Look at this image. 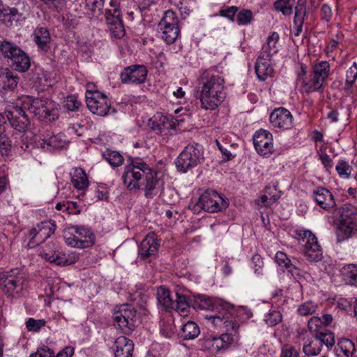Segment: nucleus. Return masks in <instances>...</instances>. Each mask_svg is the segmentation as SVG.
<instances>
[{
  "label": "nucleus",
  "instance_id": "obj_52",
  "mask_svg": "<svg viewBox=\"0 0 357 357\" xmlns=\"http://www.w3.org/2000/svg\"><path fill=\"white\" fill-rule=\"evenodd\" d=\"M46 321L44 319H35L29 318L26 321V327L29 331L38 332L41 328L45 326Z\"/></svg>",
  "mask_w": 357,
  "mask_h": 357
},
{
  "label": "nucleus",
  "instance_id": "obj_9",
  "mask_svg": "<svg viewBox=\"0 0 357 357\" xmlns=\"http://www.w3.org/2000/svg\"><path fill=\"white\" fill-rule=\"evenodd\" d=\"M203 146L197 143L185 147L175 161L178 171L185 173L196 167L203 159Z\"/></svg>",
  "mask_w": 357,
  "mask_h": 357
},
{
  "label": "nucleus",
  "instance_id": "obj_3",
  "mask_svg": "<svg viewBox=\"0 0 357 357\" xmlns=\"http://www.w3.org/2000/svg\"><path fill=\"white\" fill-rule=\"evenodd\" d=\"M202 107L214 109L220 103L223 91V78L212 75L209 78L202 76L197 86Z\"/></svg>",
  "mask_w": 357,
  "mask_h": 357
},
{
  "label": "nucleus",
  "instance_id": "obj_30",
  "mask_svg": "<svg viewBox=\"0 0 357 357\" xmlns=\"http://www.w3.org/2000/svg\"><path fill=\"white\" fill-rule=\"evenodd\" d=\"M73 186L79 190H85L89 187V181L83 169L75 167L70 172Z\"/></svg>",
  "mask_w": 357,
  "mask_h": 357
},
{
  "label": "nucleus",
  "instance_id": "obj_33",
  "mask_svg": "<svg viewBox=\"0 0 357 357\" xmlns=\"http://www.w3.org/2000/svg\"><path fill=\"white\" fill-rule=\"evenodd\" d=\"M323 345H325V343L316 339L303 338V352L307 356H317L321 353Z\"/></svg>",
  "mask_w": 357,
  "mask_h": 357
},
{
  "label": "nucleus",
  "instance_id": "obj_19",
  "mask_svg": "<svg viewBox=\"0 0 357 357\" xmlns=\"http://www.w3.org/2000/svg\"><path fill=\"white\" fill-rule=\"evenodd\" d=\"M198 298L202 302L201 306L203 309L210 310L214 311L215 309H219L218 314L206 315V318L211 321L213 328L215 329H220L223 325V315L221 313V310H223L222 305V301H213L211 298H207L204 295H199Z\"/></svg>",
  "mask_w": 357,
  "mask_h": 357
},
{
  "label": "nucleus",
  "instance_id": "obj_10",
  "mask_svg": "<svg viewBox=\"0 0 357 357\" xmlns=\"http://www.w3.org/2000/svg\"><path fill=\"white\" fill-rule=\"evenodd\" d=\"M114 325L117 326L124 333H131L137 324V311L131 305L123 304L114 310Z\"/></svg>",
  "mask_w": 357,
  "mask_h": 357
},
{
  "label": "nucleus",
  "instance_id": "obj_35",
  "mask_svg": "<svg viewBox=\"0 0 357 357\" xmlns=\"http://www.w3.org/2000/svg\"><path fill=\"white\" fill-rule=\"evenodd\" d=\"M335 233L337 241L342 242L357 234V225H337Z\"/></svg>",
  "mask_w": 357,
  "mask_h": 357
},
{
  "label": "nucleus",
  "instance_id": "obj_13",
  "mask_svg": "<svg viewBox=\"0 0 357 357\" xmlns=\"http://www.w3.org/2000/svg\"><path fill=\"white\" fill-rule=\"evenodd\" d=\"M307 328L314 339L325 343L328 349L332 348L335 343V335L329 330L326 328L319 317L314 316L310 319Z\"/></svg>",
  "mask_w": 357,
  "mask_h": 357
},
{
  "label": "nucleus",
  "instance_id": "obj_17",
  "mask_svg": "<svg viewBox=\"0 0 357 357\" xmlns=\"http://www.w3.org/2000/svg\"><path fill=\"white\" fill-rule=\"evenodd\" d=\"M219 200H223L222 197L215 190H207L202 193L195 206L194 211L202 209L209 213H215L220 211Z\"/></svg>",
  "mask_w": 357,
  "mask_h": 357
},
{
  "label": "nucleus",
  "instance_id": "obj_6",
  "mask_svg": "<svg viewBox=\"0 0 357 357\" xmlns=\"http://www.w3.org/2000/svg\"><path fill=\"white\" fill-rule=\"evenodd\" d=\"M63 236L67 245L79 249L90 248L96 242L93 231L84 225H71L66 228Z\"/></svg>",
  "mask_w": 357,
  "mask_h": 357
},
{
  "label": "nucleus",
  "instance_id": "obj_27",
  "mask_svg": "<svg viewBox=\"0 0 357 357\" xmlns=\"http://www.w3.org/2000/svg\"><path fill=\"white\" fill-rule=\"evenodd\" d=\"M255 73L260 81H265L273 73L271 59L259 55L255 63Z\"/></svg>",
  "mask_w": 357,
  "mask_h": 357
},
{
  "label": "nucleus",
  "instance_id": "obj_60",
  "mask_svg": "<svg viewBox=\"0 0 357 357\" xmlns=\"http://www.w3.org/2000/svg\"><path fill=\"white\" fill-rule=\"evenodd\" d=\"M333 13L331 8L327 4H323L321 8V20L329 22L332 17Z\"/></svg>",
  "mask_w": 357,
  "mask_h": 357
},
{
  "label": "nucleus",
  "instance_id": "obj_28",
  "mask_svg": "<svg viewBox=\"0 0 357 357\" xmlns=\"http://www.w3.org/2000/svg\"><path fill=\"white\" fill-rule=\"evenodd\" d=\"M149 126L159 135L170 129L172 123L168 116L157 114L149 119Z\"/></svg>",
  "mask_w": 357,
  "mask_h": 357
},
{
  "label": "nucleus",
  "instance_id": "obj_50",
  "mask_svg": "<svg viewBox=\"0 0 357 357\" xmlns=\"http://www.w3.org/2000/svg\"><path fill=\"white\" fill-rule=\"evenodd\" d=\"M252 11L243 9L237 13L236 21L239 25H247L252 22Z\"/></svg>",
  "mask_w": 357,
  "mask_h": 357
},
{
  "label": "nucleus",
  "instance_id": "obj_2",
  "mask_svg": "<svg viewBox=\"0 0 357 357\" xmlns=\"http://www.w3.org/2000/svg\"><path fill=\"white\" fill-rule=\"evenodd\" d=\"M225 349L236 346L238 341V321L248 319L252 313L246 308L225 301Z\"/></svg>",
  "mask_w": 357,
  "mask_h": 357
},
{
  "label": "nucleus",
  "instance_id": "obj_54",
  "mask_svg": "<svg viewBox=\"0 0 357 357\" xmlns=\"http://www.w3.org/2000/svg\"><path fill=\"white\" fill-rule=\"evenodd\" d=\"M44 143L54 149L62 148L65 145V141L60 135H53L44 140Z\"/></svg>",
  "mask_w": 357,
  "mask_h": 357
},
{
  "label": "nucleus",
  "instance_id": "obj_24",
  "mask_svg": "<svg viewBox=\"0 0 357 357\" xmlns=\"http://www.w3.org/2000/svg\"><path fill=\"white\" fill-rule=\"evenodd\" d=\"M313 198L323 209L330 211L336 206L333 195L326 188L319 187L313 192Z\"/></svg>",
  "mask_w": 357,
  "mask_h": 357
},
{
  "label": "nucleus",
  "instance_id": "obj_46",
  "mask_svg": "<svg viewBox=\"0 0 357 357\" xmlns=\"http://www.w3.org/2000/svg\"><path fill=\"white\" fill-rule=\"evenodd\" d=\"M104 158L112 166L119 167L123 162V156L117 151L107 150L103 153Z\"/></svg>",
  "mask_w": 357,
  "mask_h": 357
},
{
  "label": "nucleus",
  "instance_id": "obj_63",
  "mask_svg": "<svg viewBox=\"0 0 357 357\" xmlns=\"http://www.w3.org/2000/svg\"><path fill=\"white\" fill-rule=\"evenodd\" d=\"M211 340L213 342L212 347H215L217 350H220L223 348V334L219 336H211Z\"/></svg>",
  "mask_w": 357,
  "mask_h": 357
},
{
  "label": "nucleus",
  "instance_id": "obj_11",
  "mask_svg": "<svg viewBox=\"0 0 357 357\" xmlns=\"http://www.w3.org/2000/svg\"><path fill=\"white\" fill-rule=\"evenodd\" d=\"M158 27L161 38L167 45L173 44L180 34L179 20L171 10L165 12Z\"/></svg>",
  "mask_w": 357,
  "mask_h": 357
},
{
  "label": "nucleus",
  "instance_id": "obj_56",
  "mask_svg": "<svg viewBox=\"0 0 357 357\" xmlns=\"http://www.w3.org/2000/svg\"><path fill=\"white\" fill-rule=\"evenodd\" d=\"M298 349L291 345H284L281 350L280 357H299Z\"/></svg>",
  "mask_w": 357,
  "mask_h": 357
},
{
  "label": "nucleus",
  "instance_id": "obj_4",
  "mask_svg": "<svg viewBox=\"0 0 357 357\" xmlns=\"http://www.w3.org/2000/svg\"><path fill=\"white\" fill-rule=\"evenodd\" d=\"M22 105L40 121L52 122L59 117V105L47 97L26 96L22 98Z\"/></svg>",
  "mask_w": 357,
  "mask_h": 357
},
{
  "label": "nucleus",
  "instance_id": "obj_20",
  "mask_svg": "<svg viewBox=\"0 0 357 357\" xmlns=\"http://www.w3.org/2000/svg\"><path fill=\"white\" fill-rule=\"evenodd\" d=\"M271 126L280 130H288L293 126V116L291 112L284 107L275 109L270 114Z\"/></svg>",
  "mask_w": 357,
  "mask_h": 357
},
{
  "label": "nucleus",
  "instance_id": "obj_38",
  "mask_svg": "<svg viewBox=\"0 0 357 357\" xmlns=\"http://www.w3.org/2000/svg\"><path fill=\"white\" fill-rule=\"evenodd\" d=\"M10 66L20 73L26 72L31 66V60L28 54L23 51Z\"/></svg>",
  "mask_w": 357,
  "mask_h": 357
},
{
  "label": "nucleus",
  "instance_id": "obj_55",
  "mask_svg": "<svg viewBox=\"0 0 357 357\" xmlns=\"http://www.w3.org/2000/svg\"><path fill=\"white\" fill-rule=\"evenodd\" d=\"M81 105L80 101L74 95L68 96L65 101L64 107L69 111H77Z\"/></svg>",
  "mask_w": 357,
  "mask_h": 357
},
{
  "label": "nucleus",
  "instance_id": "obj_41",
  "mask_svg": "<svg viewBox=\"0 0 357 357\" xmlns=\"http://www.w3.org/2000/svg\"><path fill=\"white\" fill-rule=\"evenodd\" d=\"M13 148L12 142L5 130L0 128V155L8 156L11 154Z\"/></svg>",
  "mask_w": 357,
  "mask_h": 357
},
{
  "label": "nucleus",
  "instance_id": "obj_51",
  "mask_svg": "<svg viewBox=\"0 0 357 357\" xmlns=\"http://www.w3.org/2000/svg\"><path fill=\"white\" fill-rule=\"evenodd\" d=\"M15 17V10H0V22L3 23L6 26H10Z\"/></svg>",
  "mask_w": 357,
  "mask_h": 357
},
{
  "label": "nucleus",
  "instance_id": "obj_8",
  "mask_svg": "<svg viewBox=\"0 0 357 357\" xmlns=\"http://www.w3.org/2000/svg\"><path fill=\"white\" fill-rule=\"evenodd\" d=\"M292 236L299 242L303 243V252L310 262H317L322 259L323 252L314 234L307 229H296Z\"/></svg>",
  "mask_w": 357,
  "mask_h": 357
},
{
  "label": "nucleus",
  "instance_id": "obj_45",
  "mask_svg": "<svg viewBox=\"0 0 357 357\" xmlns=\"http://www.w3.org/2000/svg\"><path fill=\"white\" fill-rule=\"evenodd\" d=\"M337 346L345 357H354L356 352L354 343L347 338L341 339Z\"/></svg>",
  "mask_w": 357,
  "mask_h": 357
},
{
  "label": "nucleus",
  "instance_id": "obj_39",
  "mask_svg": "<svg viewBox=\"0 0 357 357\" xmlns=\"http://www.w3.org/2000/svg\"><path fill=\"white\" fill-rule=\"evenodd\" d=\"M305 17V7L303 4H298L296 7V13L294 19V24L296 28L294 35L298 36L303 29V24Z\"/></svg>",
  "mask_w": 357,
  "mask_h": 357
},
{
  "label": "nucleus",
  "instance_id": "obj_47",
  "mask_svg": "<svg viewBox=\"0 0 357 357\" xmlns=\"http://www.w3.org/2000/svg\"><path fill=\"white\" fill-rule=\"evenodd\" d=\"M335 170L340 178L349 179L351 175L352 167L347 161L340 160L335 167Z\"/></svg>",
  "mask_w": 357,
  "mask_h": 357
},
{
  "label": "nucleus",
  "instance_id": "obj_40",
  "mask_svg": "<svg viewBox=\"0 0 357 357\" xmlns=\"http://www.w3.org/2000/svg\"><path fill=\"white\" fill-rule=\"evenodd\" d=\"M199 333V328L196 323L188 321L182 327L181 336L184 340H192L197 337Z\"/></svg>",
  "mask_w": 357,
  "mask_h": 357
},
{
  "label": "nucleus",
  "instance_id": "obj_42",
  "mask_svg": "<svg viewBox=\"0 0 357 357\" xmlns=\"http://www.w3.org/2000/svg\"><path fill=\"white\" fill-rule=\"evenodd\" d=\"M342 274L347 282L357 287V265L349 264L344 266L342 269Z\"/></svg>",
  "mask_w": 357,
  "mask_h": 357
},
{
  "label": "nucleus",
  "instance_id": "obj_61",
  "mask_svg": "<svg viewBox=\"0 0 357 357\" xmlns=\"http://www.w3.org/2000/svg\"><path fill=\"white\" fill-rule=\"evenodd\" d=\"M265 192L268 195L269 199L271 200L273 203H275L280 197V192H277L275 188H266Z\"/></svg>",
  "mask_w": 357,
  "mask_h": 357
},
{
  "label": "nucleus",
  "instance_id": "obj_23",
  "mask_svg": "<svg viewBox=\"0 0 357 357\" xmlns=\"http://www.w3.org/2000/svg\"><path fill=\"white\" fill-rule=\"evenodd\" d=\"M19 80L16 73L8 68L2 69L0 72V92L5 94L14 91Z\"/></svg>",
  "mask_w": 357,
  "mask_h": 357
},
{
  "label": "nucleus",
  "instance_id": "obj_53",
  "mask_svg": "<svg viewBox=\"0 0 357 357\" xmlns=\"http://www.w3.org/2000/svg\"><path fill=\"white\" fill-rule=\"evenodd\" d=\"M40 255L44 259H45L46 260H47L50 262H54L58 265L64 264V261H63V258L61 257L60 256H59V255L57 253H56L55 252L47 251L46 250H43L41 252Z\"/></svg>",
  "mask_w": 357,
  "mask_h": 357
},
{
  "label": "nucleus",
  "instance_id": "obj_48",
  "mask_svg": "<svg viewBox=\"0 0 357 357\" xmlns=\"http://www.w3.org/2000/svg\"><path fill=\"white\" fill-rule=\"evenodd\" d=\"M282 321V313L278 310H270L264 317V321L268 326H275Z\"/></svg>",
  "mask_w": 357,
  "mask_h": 357
},
{
  "label": "nucleus",
  "instance_id": "obj_31",
  "mask_svg": "<svg viewBox=\"0 0 357 357\" xmlns=\"http://www.w3.org/2000/svg\"><path fill=\"white\" fill-rule=\"evenodd\" d=\"M279 38L280 36L277 32H272L267 38L266 42L263 45L259 55L271 59L278 51L277 44Z\"/></svg>",
  "mask_w": 357,
  "mask_h": 357
},
{
  "label": "nucleus",
  "instance_id": "obj_62",
  "mask_svg": "<svg viewBox=\"0 0 357 357\" xmlns=\"http://www.w3.org/2000/svg\"><path fill=\"white\" fill-rule=\"evenodd\" d=\"M238 7L236 6H231L227 9H225V17L228 18L231 21H236V17L237 15Z\"/></svg>",
  "mask_w": 357,
  "mask_h": 357
},
{
  "label": "nucleus",
  "instance_id": "obj_15",
  "mask_svg": "<svg viewBox=\"0 0 357 357\" xmlns=\"http://www.w3.org/2000/svg\"><path fill=\"white\" fill-rule=\"evenodd\" d=\"M26 110L21 104L20 107L16 106L12 110L5 112V115H6L11 127L20 132H25L30 126V121L26 114Z\"/></svg>",
  "mask_w": 357,
  "mask_h": 357
},
{
  "label": "nucleus",
  "instance_id": "obj_43",
  "mask_svg": "<svg viewBox=\"0 0 357 357\" xmlns=\"http://www.w3.org/2000/svg\"><path fill=\"white\" fill-rule=\"evenodd\" d=\"M296 6V0H277L274 3L275 9L284 15H290Z\"/></svg>",
  "mask_w": 357,
  "mask_h": 357
},
{
  "label": "nucleus",
  "instance_id": "obj_29",
  "mask_svg": "<svg viewBox=\"0 0 357 357\" xmlns=\"http://www.w3.org/2000/svg\"><path fill=\"white\" fill-rule=\"evenodd\" d=\"M33 40L40 49L47 52L50 49L51 36L49 30L46 27L38 26L33 33Z\"/></svg>",
  "mask_w": 357,
  "mask_h": 357
},
{
  "label": "nucleus",
  "instance_id": "obj_26",
  "mask_svg": "<svg viewBox=\"0 0 357 357\" xmlns=\"http://www.w3.org/2000/svg\"><path fill=\"white\" fill-rule=\"evenodd\" d=\"M134 344L125 336L116 339L114 345V357H132Z\"/></svg>",
  "mask_w": 357,
  "mask_h": 357
},
{
  "label": "nucleus",
  "instance_id": "obj_44",
  "mask_svg": "<svg viewBox=\"0 0 357 357\" xmlns=\"http://www.w3.org/2000/svg\"><path fill=\"white\" fill-rule=\"evenodd\" d=\"M173 309H175L181 316H187L190 309L187 297L184 295L176 294V304L174 303V307Z\"/></svg>",
  "mask_w": 357,
  "mask_h": 357
},
{
  "label": "nucleus",
  "instance_id": "obj_18",
  "mask_svg": "<svg viewBox=\"0 0 357 357\" xmlns=\"http://www.w3.org/2000/svg\"><path fill=\"white\" fill-rule=\"evenodd\" d=\"M148 70L144 65H132L124 68L120 74L123 84H140L144 83L147 77Z\"/></svg>",
  "mask_w": 357,
  "mask_h": 357
},
{
  "label": "nucleus",
  "instance_id": "obj_12",
  "mask_svg": "<svg viewBox=\"0 0 357 357\" xmlns=\"http://www.w3.org/2000/svg\"><path fill=\"white\" fill-rule=\"evenodd\" d=\"M85 97L87 107L95 114L105 116L111 109L109 99L99 91H87Z\"/></svg>",
  "mask_w": 357,
  "mask_h": 357
},
{
  "label": "nucleus",
  "instance_id": "obj_49",
  "mask_svg": "<svg viewBox=\"0 0 357 357\" xmlns=\"http://www.w3.org/2000/svg\"><path fill=\"white\" fill-rule=\"evenodd\" d=\"M318 305L312 302L307 301L300 305L298 307V313L301 316H308L316 312Z\"/></svg>",
  "mask_w": 357,
  "mask_h": 357
},
{
  "label": "nucleus",
  "instance_id": "obj_37",
  "mask_svg": "<svg viewBox=\"0 0 357 357\" xmlns=\"http://www.w3.org/2000/svg\"><path fill=\"white\" fill-rule=\"evenodd\" d=\"M357 79V63L354 62L352 66L346 72V80L344 90L347 94L354 93V84Z\"/></svg>",
  "mask_w": 357,
  "mask_h": 357
},
{
  "label": "nucleus",
  "instance_id": "obj_36",
  "mask_svg": "<svg viewBox=\"0 0 357 357\" xmlns=\"http://www.w3.org/2000/svg\"><path fill=\"white\" fill-rule=\"evenodd\" d=\"M340 213V223H355L357 220V208L351 204H344Z\"/></svg>",
  "mask_w": 357,
  "mask_h": 357
},
{
  "label": "nucleus",
  "instance_id": "obj_14",
  "mask_svg": "<svg viewBox=\"0 0 357 357\" xmlns=\"http://www.w3.org/2000/svg\"><path fill=\"white\" fill-rule=\"evenodd\" d=\"M2 289L8 298H19L26 292V280L22 275H14L9 273L5 286Z\"/></svg>",
  "mask_w": 357,
  "mask_h": 357
},
{
  "label": "nucleus",
  "instance_id": "obj_7",
  "mask_svg": "<svg viewBox=\"0 0 357 357\" xmlns=\"http://www.w3.org/2000/svg\"><path fill=\"white\" fill-rule=\"evenodd\" d=\"M102 13L105 15V22L113 36L118 38L123 37L125 29L119 1L106 0L104 3Z\"/></svg>",
  "mask_w": 357,
  "mask_h": 357
},
{
  "label": "nucleus",
  "instance_id": "obj_5",
  "mask_svg": "<svg viewBox=\"0 0 357 357\" xmlns=\"http://www.w3.org/2000/svg\"><path fill=\"white\" fill-rule=\"evenodd\" d=\"M301 72L298 80L301 82V91L305 93L319 91L323 89L324 83L330 73V64L327 61H321L314 64L309 77H305V68L301 66Z\"/></svg>",
  "mask_w": 357,
  "mask_h": 357
},
{
  "label": "nucleus",
  "instance_id": "obj_25",
  "mask_svg": "<svg viewBox=\"0 0 357 357\" xmlns=\"http://www.w3.org/2000/svg\"><path fill=\"white\" fill-rule=\"evenodd\" d=\"M158 247L159 243L156 239L155 234L154 233L149 234L141 242L139 255L144 259H148L157 253Z\"/></svg>",
  "mask_w": 357,
  "mask_h": 357
},
{
  "label": "nucleus",
  "instance_id": "obj_64",
  "mask_svg": "<svg viewBox=\"0 0 357 357\" xmlns=\"http://www.w3.org/2000/svg\"><path fill=\"white\" fill-rule=\"evenodd\" d=\"M65 210L69 214H77L79 213V206L77 203L74 202L67 201Z\"/></svg>",
  "mask_w": 357,
  "mask_h": 357
},
{
  "label": "nucleus",
  "instance_id": "obj_1",
  "mask_svg": "<svg viewBox=\"0 0 357 357\" xmlns=\"http://www.w3.org/2000/svg\"><path fill=\"white\" fill-rule=\"evenodd\" d=\"M124 167L122 181L130 191L139 190L141 187L146 198L152 199L156 196L165 197L164 181L158 172L142 158H130Z\"/></svg>",
  "mask_w": 357,
  "mask_h": 357
},
{
  "label": "nucleus",
  "instance_id": "obj_59",
  "mask_svg": "<svg viewBox=\"0 0 357 357\" xmlns=\"http://www.w3.org/2000/svg\"><path fill=\"white\" fill-rule=\"evenodd\" d=\"M275 261L276 263L283 268H284L288 263H289L290 259L287 257V255L283 252H278L275 255Z\"/></svg>",
  "mask_w": 357,
  "mask_h": 357
},
{
  "label": "nucleus",
  "instance_id": "obj_34",
  "mask_svg": "<svg viewBox=\"0 0 357 357\" xmlns=\"http://www.w3.org/2000/svg\"><path fill=\"white\" fill-rule=\"evenodd\" d=\"M157 298L158 303L165 310H169L174 307V303L171 298L170 291L165 287H160L157 290Z\"/></svg>",
  "mask_w": 357,
  "mask_h": 357
},
{
  "label": "nucleus",
  "instance_id": "obj_57",
  "mask_svg": "<svg viewBox=\"0 0 357 357\" xmlns=\"http://www.w3.org/2000/svg\"><path fill=\"white\" fill-rule=\"evenodd\" d=\"M160 334L166 338L172 337L174 334V327L172 324L162 323L160 325Z\"/></svg>",
  "mask_w": 357,
  "mask_h": 357
},
{
  "label": "nucleus",
  "instance_id": "obj_16",
  "mask_svg": "<svg viewBox=\"0 0 357 357\" xmlns=\"http://www.w3.org/2000/svg\"><path fill=\"white\" fill-rule=\"evenodd\" d=\"M253 144L257 152L264 157H269L274 151L272 134L261 129L257 130L253 136Z\"/></svg>",
  "mask_w": 357,
  "mask_h": 357
},
{
  "label": "nucleus",
  "instance_id": "obj_21",
  "mask_svg": "<svg viewBox=\"0 0 357 357\" xmlns=\"http://www.w3.org/2000/svg\"><path fill=\"white\" fill-rule=\"evenodd\" d=\"M55 227L56 225H52V227L48 225H36L29 231L30 243L35 245L43 243L54 233Z\"/></svg>",
  "mask_w": 357,
  "mask_h": 357
},
{
  "label": "nucleus",
  "instance_id": "obj_32",
  "mask_svg": "<svg viewBox=\"0 0 357 357\" xmlns=\"http://www.w3.org/2000/svg\"><path fill=\"white\" fill-rule=\"evenodd\" d=\"M106 0H85L84 14L89 18H98L102 14L104 3Z\"/></svg>",
  "mask_w": 357,
  "mask_h": 357
},
{
  "label": "nucleus",
  "instance_id": "obj_22",
  "mask_svg": "<svg viewBox=\"0 0 357 357\" xmlns=\"http://www.w3.org/2000/svg\"><path fill=\"white\" fill-rule=\"evenodd\" d=\"M15 43L6 39L0 40V59L11 65L23 52Z\"/></svg>",
  "mask_w": 357,
  "mask_h": 357
},
{
  "label": "nucleus",
  "instance_id": "obj_58",
  "mask_svg": "<svg viewBox=\"0 0 357 357\" xmlns=\"http://www.w3.org/2000/svg\"><path fill=\"white\" fill-rule=\"evenodd\" d=\"M54 352L49 348H39L37 351L30 355V357H54Z\"/></svg>",
  "mask_w": 357,
  "mask_h": 357
}]
</instances>
